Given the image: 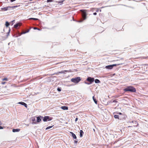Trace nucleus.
Masks as SVG:
<instances>
[{
    "mask_svg": "<svg viewBox=\"0 0 148 148\" xmlns=\"http://www.w3.org/2000/svg\"><path fill=\"white\" fill-rule=\"evenodd\" d=\"M125 92L130 91L131 92H135L136 91V89L134 87L131 86H128L124 89Z\"/></svg>",
    "mask_w": 148,
    "mask_h": 148,
    "instance_id": "obj_1",
    "label": "nucleus"
},
{
    "mask_svg": "<svg viewBox=\"0 0 148 148\" xmlns=\"http://www.w3.org/2000/svg\"><path fill=\"white\" fill-rule=\"evenodd\" d=\"M81 15L83 20H81L80 21H76L78 22L81 23L82 22L83 20H84L86 18L87 14L85 10H81Z\"/></svg>",
    "mask_w": 148,
    "mask_h": 148,
    "instance_id": "obj_2",
    "label": "nucleus"
},
{
    "mask_svg": "<svg viewBox=\"0 0 148 148\" xmlns=\"http://www.w3.org/2000/svg\"><path fill=\"white\" fill-rule=\"evenodd\" d=\"M81 80V78L77 77L75 78H73L71 79V81L75 83H77Z\"/></svg>",
    "mask_w": 148,
    "mask_h": 148,
    "instance_id": "obj_3",
    "label": "nucleus"
},
{
    "mask_svg": "<svg viewBox=\"0 0 148 148\" xmlns=\"http://www.w3.org/2000/svg\"><path fill=\"white\" fill-rule=\"evenodd\" d=\"M52 120V118L48 116H45L43 118V120L44 122L49 121Z\"/></svg>",
    "mask_w": 148,
    "mask_h": 148,
    "instance_id": "obj_4",
    "label": "nucleus"
},
{
    "mask_svg": "<svg viewBox=\"0 0 148 148\" xmlns=\"http://www.w3.org/2000/svg\"><path fill=\"white\" fill-rule=\"evenodd\" d=\"M86 80L92 84L94 81V78L91 77H88L87 78Z\"/></svg>",
    "mask_w": 148,
    "mask_h": 148,
    "instance_id": "obj_5",
    "label": "nucleus"
},
{
    "mask_svg": "<svg viewBox=\"0 0 148 148\" xmlns=\"http://www.w3.org/2000/svg\"><path fill=\"white\" fill-rule=\"evenodd\" d=\"M116 113L120 115L123 116L121 117L122 120L123 119H125L127 117V116L126 115V114H125L122 113L120 112H117Z\"/></svg>",
    "mask_w": 148,
    "mask_h": 148,
    "instance_id": "obj_6",
    "label": "nucleus"
},
{
    "mask_svg": "<svg viewBox=\"0 0 148 148\" xmlns=\"http://www.w3.org/2000/svg\"><path fill=\"white\" fill-rule=\"evenodd\" d=\"M11 9V6H8L1 8V10L3 11H6L7 10H9Z\"/></svg>",
    "mask_w": 148,
    "mask_h": 148,
    "instance_id": "obj_7",
    "label": "nucleus"
},
{
    "mask_svg": "<svg viewBox=\"0 0 148 148\" xmlns=\"http://www.w3.org/2000/svg\"><path fill=\"white\" fill-rule=\"evenodd\" d=\"M21 25L22 23H21L20 22H18L14 25V27L16 29H18V27L21 26Z\"/></svg>",
    "mask_w": 148,
    "mask_h": 148,
    "instance_id": "obj_8",
    "label": "nucleus"
},
{
    "mask_svg": "<svg viewBox=\"0 0 148 148\" xmlns=\"http://www.w3.org/2000/svg\"><path fill=\"white\" fill-rule=\"evenodd\" d=\"M36 118H37L36 122L39 123L41 121V119H42L43 118V117L42 116H39L37 117Z\"/></svg>",
    "mask_w": 148,
    "mask_h": 148,
    "instance_id": "obj_9",
    "label": "nucleus"
},
{
    "mask_svg": "<svg viewBox=\"0 0 148 148\" xmlns=\"http://www.w3.org/2000/svg\"><path fill=\"white\" fill-rule=\"evenodd\" d=\"M32 121H33L32 123V125L35 124H37L36 121V119L35 117H32L31 118Z\"/></svg>",
    "mask_w": 148,
    "mask_h": 148,
    "instance_id": "obj_10",
    "label": "nucleus"
},
{
    "mask_svg": "<svg viewBox=\"0 0 148 148\" xmlns=\"http://www.w3.org/2000/svg\"><path fill=\"white\" fill-rule=\"evenodd\" d=\"M114 117L115 119H117L120 120H122L121 117L120 116L118 115H114Z\"/></svg>",
    "mask_w": 148,
    "mask_h": 148,
    "instance_id": "obj_11",
    "label": "nucleus"
},
{
    "mask_svg": "<svg viewBox=\"0 0 148 148\" xmlns=\"http://www.w3.org/2000/svg\"><path fill=\"white\" fill-rule=\"evenodd\" d=\"M18 103L19 104H20L23 106H24L26 108L27 107V104L25 102H19Z\"/></svg>",
    "mask_w": 148,
    "mask_h": 148,
    "instance_id": "obj_12",
    "label": "nucleus"
},
{
    "mask_svg": "<svg viewBox=\"0 0 148 148\" xmlns=\"http://www.w3.org/2000/svg\"><path fill=\"white\" fill-rule=\"evenodd\" d=\"M105 68H106V69H112L113 67L112 65H110L106 66L105 67Z\"/></svg>",
    "mask_w": 148,
    "mask_h": 148,
    "instance_id": "obj_13",
    "label": "nucleus"
},
{
    "mask_svg": "<svg viewBox=\"0 0 148 148\" xmlns=\"http://www.w3.org/2000/svg\"><path fill=\"white\" fill-rule=\"evenodd\" d=\"M70 134H71L72 136L73 137L74 139H76L77 137L76 135L72 132H70Z\"/></svg>",
    "mask_w": 148,
    "mask_h": 148,
    "instance_id": "obj_14",
    "label": "nucleus"
},
{
    "mask_svg": "<svg viewBox=\"0 0 148 148\" xmlns=\"http://www.w3.org/2000/svg\"><path fill=\"white\" fill-rule=\"evenodd\" d=\"M69 71L68 70H64L62 71H60L58 72L57 73H65L66 72H69Z\"/></svg>",
    "mask_w": 148,
    "mask_h": 148,
    "instance_id": "obj_15",
    "label": "nucleus"
},
{
    "mask_svg": "<svg viewBox=\"0 0 148 148\" xmlns=\"http://www.w3.org/2000/svg\"><path fill=\"white\" fill-rule=\"evenodd\" d=\"M20 131V129H14L12 130V132H18Z\"/></svg>",
    "mask_w": 148,
    "mask_h": 148,
    "instance_id": "obj_16",
    "label": "nucleus"
},
{
    "mask_svg": "<svg viewBox=\"0 0 148 148\" xmlns=\"http://www.w3.org/2000/svg\"><path fill=\"white\" fill-rule=\"evenodd\" d=\"M123 64V63H119V64H112V67L113 68V67H114V66H118L120 65H122Z\"/></svg>",
    "mask_w": 148,
    "mask_h": 148,
    "instance_id": "obj_17",
    "label": "nucleus"
},
{
    "mask_svg": "<svg viewBox=\"0 0 148 148\" xmlns=\"http://www.w3.org/2000/svg\"><path fill=\"white\" fill-rule=\"evenodd\" d=\"M61 108L63 110H68V107L66 106H62L61 107Z\"/></svg>",
    "mask_w": 148,
    "mask_h": 148,
    "instance_id": "obj_18",
    "label": "nucleus"
},
{
    "mask_svg": "<svg viewBox=\"0 0 148 148\" xmlns=\"http://www.w3.org/2000/svg\"><path fill=\"white\" fill-rule=\"evenodd\" d=\"M134 127H137L138 125V123L136 121H134Z\"/></svg>",
    "mask_w": 148,
    "mask_h": 148,
    "instance_id": "obj_19",
    "label": "nucleus"
},
{
    "mask_svg": "<svg viewBox=\"0 0 148 148\" xmlns=\"http://www.w3.org/2000/svg\"><path fill=\"white\" fill-rule=\"evenodd\" d=\"M84 133L82 130H80V135L79 136L80 137H82L83 136V134Z\"/></svg>",
    "mask_w": 148,
    "mask_h": 148,
    "instance_id": "obj_20",
    "label": "nucleus"
},
{
    "mask_svg": "<svg viewBox=\"0 0 148 148\" xmlns=\"http://www.w3.org/2000/svg\"><path fill=\"white\" fill-rule=\"evenodd\" d=\"M94 81L95 83L96 84L99 83L101 82L98 79H96L95 80L94 79Z\"/></svg>",
    "mask_w": 148,
    "mask_h": 148,
    "instance_id": "obj_21",
    "label": "nucleus"
},
{
    "mask_svg": "<svg viewBox=\"0 0 148 148\" xmlns=\"http://www.w3.org/2000/svg\"><path fill=\"white\" fill-rule=\"evenodd\" d=\"M92 99H93L94 102L96 104H97V100L96 99H95V98L94 96H93L92 97Z\"/></svg>",
    "mask_w": 148,
    "mask_h": 148,
    "instance_id": "obj_22",
    "label": "nucleus"
},
{
    "mask_svg": "<svg viewBox=\"0 0 148 148\" xmlns=\"http://www.w3.org/2000/svg\"><path fill=\"white\" fill-rule=\"evenodd\" d=\"M5 26L6 27H8L10 25V23L8 21H6L5 23Z\"/></svg>",
    "mask_w": 148,
    "mask_h": 148,
    "instance_id": "obj_23",
    "label": "nucleus"
},
{
    "mask_svg": "<svg viewBox=\"0 0 148 148\" xmlns=\"http://www.w3.org/2000/svg\"><path fill=\"white\" fill-rule=\"evenodd\" d=\"M26 32H22V33H20L19 32H18V36H21L22 34H26Z\"/></svg>",
    "mask_w": 148,
    "mask_h": 148,
    "instance_id": "obj_24",
    "label": "nucleus"
},
{
    "mask_svg": "<svg viewBox=\"0 0 148 148\" xmlns=\"http://www.w3.org/2000/svg\"><path fill=\"white\" fill-rule=\"evenodd\" d=\"M54 126V125H52V126H48V127H46V130H48V129H50L51 128H52V127H53Z\"/></svg>",
    "mask_w": 148,
    "mask_h": 148,
    "instance_id": "obj_25",
    "label": "nucleus"
},
{
    "mask_svg": "<svg viewBox=\"0 0 148 148\" xmlns=\"http://www.w3.org/2000/svg\"><path fill=\"white\" fill-rule=\"evenodd\" d=\"M64 1V0H62V1H58V3H61L60 5H61L62 3Z\"/></svg>",
    "mask_w": 148,
    "mask_h": 148,
    "instance_id": "obj_26",
    "label": "nucleus"
},
{
    "mask_svg": "<svg viewBox=\"0 0 148 148\" xmlns=\"http://www.w3.org/2000/svg\"><path fill=\"white\" fill-rule=\"evenodd\" d=\"M29 19L34 20H38V18H29Z\"/></svg>",
    "mask_w": 148,
    "mask_h": 148,
    "instance_id": "obj_27",
    "label": "nucleus"
},
{
    "mask_svg": "<svg viewBox=\"0 0 148 148\" xmlns=\"http://www.w3.org/2000/svg\"><path fill=\"white\" fill-rule=\"evenodd\" d=\"M10 29H9V31L7 32V36H8L9 35L10 33Z\"/></svg>",
    "mask_w": 148,
    "mask_h": 148,
    "instance_id": "obj_28",
    "label": "nucleus"
},
{
    "mask_svg": "<svg viewBox=\"0 0 148 148\" xmlns=\"http://www.w3.org/2000/svg\"><path fill=\"white\" fill-rule=\"evenodd\" d=\"M18 6L16 5V6H11V9H12L13 8H16Z\"/></svg>",
    "mask_w": 148,
    "mask_h": 148,
    "instance_id": "obj_29",
    "label": "nucleus"
},
{
    "mask_svg": "<svg viewBox=\"0 0 148 148\" xmlns=\"http://www.w3.org/2000/svg\"><path fill=\"white\" fill-rule=\"evenodd\" d=\"M57 89L58 91L59 92H60L61 90L60 88L58 87L57 88Z\"/></svg>",
    "mask_w": 148,
    "mask_h": 148,
    "instance_id": "obj_30",
    "label": "nucleus"
},
{
    "mask_svg": "<svg viewBox=\"0 0 148 148\" xmlns=\"http://www.w3.org/2000/svg\"><path fill=\"white\" fill-rule=\"evenodd\" d=\"M84 82L85 84L88 85H90L91 84L90 83H89V82H88L85 81Z\"/></svg>",
    "mask_w": 148,
    "mask_h": 148,
    "instance_id": "obj_31",
    "label": "nucleus"
},
{
    "mask_svg": "<svg viewBox=\"0 0 148 148\" xmlns=\"http://www.w3.org/2000/svg\"><path fill=\"white\" fill-rule=\"evenodd\" d=\"M34 29H37V30H40V29L39 28H38L36 27H34Z\"/></svg>",
    "mask_w": 148,
    "mask_h": 148,
    "instance_id": "obj_32",
    "label": "nucleus"
},
{
    "mask_svg": "<svg viewBox=\"0 0 148 148\" xmlns=\"http://www.w3.org/2000/svg\"><path fill=\"white\" fill-rule=\"evenodd\" d=\"M53 0H47V2L48 3L51 2L53 1Z\"/></svg>",
    "mask_w": 148,
    "mask_h": 148,
    "instance_id": "obj_33",
    "label": "nucleus"
},
{
    "mask_svg": "<svg viewBox=\"0 0 148 148\" xmlns=\"http://www.w3.org/2000/svg\"><path fill=\"white\" fill-rule=\"evenodd\" d=\"M2 80H3V81H4V80L8 81V79L7 78H5L2 79Z\"/></svg>",
    "mask_w": 148,
    "mask_h": 148,
    "instance_id": "obj_34",
    "label": "nucleus"
},
{
    "mask_svg": "<svg viewBox=\"0 0 148 148\" xmlns=\"http://www.w3.org/2000/svg\"><path fill=\"white\" fill-rule=\"evenodd\" d=\"M117 101H116V100H114L112 102L113 103H117Z\"/></svg>",
    "mask_w": 148,
    "mask_h": 148,
    "instance_id": "obj_35",
    "label": "nucleus"
},
{
    "mask_svg": "<svg viewBox=\"0 0 148 148\" xmlns=\"http://www.w3.org/2000/svg\"><path fill=\"white\" fill-rule=\"evenodd\" d=\"M77 140H75L74 141V143L75 144H77Z\"/></svg>",
    "mask_w": 148,
    "mask_h": 148,
    "instance_id": "obj_36",
    "label": "nucleus"
},
{
    "mask_svg": "<svg viewBox=\"0 0 148 148\" xmlns=\"http://www.w3.org/2000/svg\"><path fill=\"white\" fill-rule=\"evenodd\" d=\"M78 118L77 117H76L75 119V122H77L78 120Z\"/></svg>",
    "mask_w": 148,
    "mask_h": 148,
    "instance_id": "obj_37",
    "label": "nucleus"
},
{
    "mask_svg": "<svg viewBox=\"0 0 148 148\" xmlns=\"http://www.w3.org/2000/svg\"><path fill=\"white\" fill-rule=\"evenodd\" d=\"M11 2H13L15 1L16 0H10Z\"/></svg>",
    "mask_w": 148,
    "mask_h": 148,
    "instance_id": "obj_38",
    "label": "nucleus"
},
{
    "mask_svg": "<svg viewBox=\"0 0 148 148\" xmlns=\"http://www.w3.org/2000/svg\"><path fill=\"white\" fill-rule=\"evenodd\" d=\"M93 15H96L97 14V13L96 12H94L93 14Z\"/></svg>",
    "mask_w": 148,
    "mask_h": 148,
    "instance_id": "obj_39",
    "label": "nucleus"
},
{
    "mask_svg": "<svg viewBox=\"0 0 148 148\" xmlns=\"http://www.w3.org/2000/svg\"><path fill=\"white\" fill-rule=\"evenodd\" d=\"M3 128V127L1 126H0V129H2Z\"/></svg>",
    "mask_w": 148,
    "mask_h": 148,
    "instance_id": "obj_40",
    "label": "nucleus"
},
{
    "mask_svg": "<svg viewBox=\"0 0 148 148\" xmlns=\"http://www.w3.org/2000/svg\"><path fill=\"white\" fill-rule=\"evenodd\" d=\"M135 121H130L129 122L130 123H134V122Z\"/></svg>",
    "mask_w": 148,
    "mask_h": 148,
    "instance_id": "obj_41",
    "label": "nucleus"
},
{
    "mask_svg": "<svg viewBox=\"0 0 148 148\" xmlns=\"http://www.w3.org/2000/svg\"><path fill=\"white\" fill-rule=\"evenodd\" d=\"M5 82H2L1 83V84H5Z\"/></svg>",
    "mask_w": 148,
    "mask_h": 148,
    "instance_id": "obj_42",
    "label": "nucleus"
},
{
    "mask_svg": "<svg viewBox=\"0 0 148 148\" xmlns=\"http://www.w3.org/2000/svg\"><path fill=\"white\" fill-rule=\"evenodd\" d=\"M30 29H29L26 31V33L28 32L29 31Z\"/></svg>",
    "mask_w": 148,
    "mask_h": 148,
    "instance_id": "obj_43",
    "label": "nucleus"
},
{
    "mask_svg": "<svg viewBox=\"0 0 148 148\" xmlns=\"http://www.w3.org/2000/svg\"><path fill=\"white\" fill-rule=\"evenodd\" d=\"M2 125V123L1 122V121H0V125Z\"/></svg>",
    "mask_w": 148,
    "mask_h": 148,
    "instance_id": "obj_44",
    "label": "nucleus"
},
{
    "mask_svg": "<svg viewBox=\"0 0 148 148\" xmlns=\"http://www.w3.org/2000/svg\"><path fill=\"white\" fill-rule=\"evenodd\" d=\"M15 21V20H13V21H11V22H14V21Z\"/></svg>",
    "mask_w": 148,
    "mask_h": 148,
    "instance_id": "obj_45",
    "label": "nucleus"
},
{
    "mask_svg": "<svg viewBox=\"0 0 148 148\" xmlns=\"http://www.w3.org/2000/svg\"><path fill=\"white\" fill-rule=\"evenodd\" d=\"M17 31V34H18V36H18V32H19L18 31ZM17 37H18V36H17Z\"/></svg>",
    "mask_w": 148,
    "mask_h": 148,
    "instance_id": "obj_46",
    "label": "nucleus"
},
{
    "mask_svg": "<svg viewBox=\"0 0 148 148\" xmlns=\"http://www.w3.org/2000/svg\"><path fill=\"white\" fill-rule=\"evenodd\" d=\"M120 116L122 117V116H122V115H121V116Z\"/></svg>",
    "mask_w": 148,
    "mask_h": 148,
    "instance_id": "obj_47",
    "label": "nucleus"
},
{
    "mask_svg": "<svg viewBox=\"0 0 148 148\" xmlns=\"http://www.w3.org/2000/svg\"><path fill=\"white\" fill-rule=\"evenodd\" d=\"M27 126H29V124H27Z\"/></svg>",
    "mask_w": 148,
    "mask_h": 148,
    "instance_id": "obj_48",
    "label": "nucleus"
},
{
    "mask_svg": "<svg viewBox=\"0 0 148 148\" xmlns=\"http://www.w3.org/2000/svg\"><path fill=\"white\" fill-rule=\"evenodd\" d=\"M115 113V112H114V113H113V114H114Z\"/></svg>",
    "mask_w": 148,
    "mask_h": 148,
    "instance_id": "obj_49",
    "label": "nucleus"
},
{
    "mask_svg": "<svg viewBox=\"0 0 148 148\" xmlns=\"http://www.w3.org/2000/svg\"><path fill=\"white\" fill-rule=\"evenodd\" d=\"M13 23H12V25H13Z\"/></svg>",
    "mask_w": 148,
    "mask_h": 148,
    "instance_id": "obj_50",
    "label": "nucleus"
},
{
    "mask_svg": "<svg viewBox=\"0 0 148 148\" xmlns=\"http://www.w3.org/2000/svg\"><path fill=\"white\" fill-rule=\"evenodd\" d=\"M94 130V131H95V130L94 129H93Z\"/></svg>",
    "mask_w": 148,
    "mask_h": 148,
    "instance_id": "obj_51",
    "label": "nucleus"
}]
</instances>
